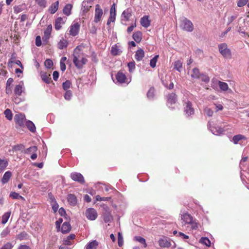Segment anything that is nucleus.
<instances>
[{
    "instance_id": "5fc2aeb1",
    "label": "nucleus",
    "mask_w": 249,
    "mask_h": 249,
    "mask_svg": "<svg viewBox=\"0 0 249 249\" xmlns=\"http://www.w3.org/2000/svg\"><path fill=\"white\" fill-rule=\"evenodd\" d=\"M19 96H14V97L13 99V101L15 104H18L20 102L24 101V99L19 97Z\"/></svg>"
},
{
    "instance_id": "1a4fd4ad",
    "label": "nucleus",
    "mask_w": 249,
    "mask_h": 249,
    "mask_svg": "<svg viewBox=\"0 0 249 249\" xmlns=\"http://www.w3.org/2000/svg\"><path fill=\"white\" fill-rule=\"evenodd\" d=\"M25 88L23 81H20L15 86L14 89L15 96H21L22 93L24 92Z\"/></svg>"
},
{
    "instance_id": "2eb2a0df",
    "label": "nucleus",
    "mask_w": 249,
    "mask_h": 249,
    "mask_svg": "<svg viewBox=\"0 0 249 249\" xmlns=\"http://www.w3.org/2000/svg\"><path fill=\"white\" fill-rule=\"evenodd\" d=\"M132 14V10L131 8H127L124 10L121 16L122 21H128Z\"/></svg>"
},
{
    "instance_id": "864d4df0",
    "label": "nucleus",
    "mask_w": 249,
    "mask_h": 249,
    "mask_svg": "<svg viewBox=\"0 0 249 249\" xmlns=\"http://www.w3.org/2000/svg\"><path fill=\"white\" fill-rule=\"evenodd\" d=\"M37 149V148L36 146H32V147H30L27 148L25 150V153H35Z\"/></svg>"
},
{
    "instance_id": "49530a36",
    "label": "nucleus",
    "mask_w": 249,
    "mask_h": 249,
    "mask_svg": "<svg viewBox=\"0 0 249 249\" xmlns=\"http://www.w3.org/2000/svg\"><path fill=\"white\" fill-rule=\"evenodd\" d=\"M154 89L153 88H150L147 93V96L148 98L149 99H153L154 96Z\"/></svg>"
},
{
    "instance_id": "4c0bfd02",
    "label": "nucleus",
    "mask_w": 249,
    "mask_h": 249,
    "mask_svg": "<svg viewBox=\"0 0 249 249\" xmlns=\"http://www.w3.org/2000/svg\"><path fill=\"white\" fill-rule=\"evenodd\" d=\"M200 74L199 70L197 68H194L192 70V72L191 74V76L193 78H199Z\"/></svg>"
},
{
    "instance_id": "bb28decb",
    "label": "nucleus",
    "mask_w": 249,
    "mask_h": 249,
    "mask_svg": "<svg viewBox=\"0 0 249 249\" xmlns=\"http://www.w3.org/2000/svg\"><path fill=\"white\" fill-rule=\"evenodd\" d=\"M12 175L10 171L6 172L1 178V182L3 184H5L9 181Z\"/></svg>"
},
{
    "instance_id": "13d9d810",
    "label": "nucleus",
    "mask_w": 249,
    "mask_h": 249,
    "mask_svg": "<svg viewBox=\"0 0 249 249\" xmlns=\"http://www.w3.org/2000/svg\"><path fill=\"white\" fill-rule=\"evenodd\" d=\"M37 4L40 7H45L46 6V0H36Z\"/></svg>"
},
{
    "instance_id": "774afa93",
    "label": "nucleus",
    "mask_w": 249,
    "mask_h": 249,
    "mask_svg": "<svg viewBox=\"0 0 249 249\" xmlns=\"http://www.w3.org/2000/svg\"><path fill=\"white\" fill-rule=\"evenodd\" d=\"M189 224H191L192 228L193 229H196L198 227L197 223L196 222L195 220H194V219L192 220V223H190Z\"/></svg>"
},
{
    "instance_id": "6ab92c4d",
    "label": "nucleus",
    "mask_w": 249,
    "mask_h": 249,
    "mask_svg": "<svg viewBox=\"0 0 249 249\" xmlns=\"http://www.w3.org/2000/svg\"><path fill=\"white\" fill-rule=\"evenodd\" d=\"M177 96L174 93L169 94L167 97V104L169 107L170 105H172L176 103Z\"/></svg>"
},
{
    "instance_id": "ddd939ff",
    "label": "nucleus",
    "mask_w": 249,
    "mask_h": 249,
    "mask_svg": "<svg viewBox=\"0 0 249 249\" xmlns=\"http://www.w3.org/2000/svg\"><path fill=\"white\" fill-rule=\"evenodd\" d=\"M209 129L215 135H220L223 133L224 130L223 128L218 127V126H213L211 125V123L210 122L209 123L208 125Z\"/></svg>"
},
{
    "instance_id": "412c9836",
    "label": "nucleus",
    "mask_w": 249,
    "mask_h": 249,
    "mask_svg": "<svg viewBox=\"0 0 249 249\" xmlns=\"http://www.w3.org/2000/svg\"><path fill=\"white\" fill-rule=\"evenodd\" d=\"M75 235L74 234H71L66 238L63 240V244L65 245H71L73 244L72 240L75 239Z\"/></svg>"
},
{
    "instance_id": "9b49d317",
    "label": "nucleus",
    "mask_w": 249,
    "mask_h": 249,
    "mask_svg": "<svg viewBox=\"0 0 249 249\" xmlns=\"http://www.w3.org/2000/svg\"><path fill=\"white\" fill-rule=\"evenodd\" d=\"M184 108L185 114L188 116H191L194 114V109L192 107V104L190 101H187L184 102Z\"/></svg>"
},
{
    "instance_id": "37998d69",
    "label": "nucleus",
    "mask_w": 249,
    "mask_h": 249,
    "mask_svg": "<svg viewBox=\"0 0 249 249\" xmlns=\"http://www.w3.org/2000/svg\"><path fill=\"white\" fill-rule=\"evenodd\" d=\"M4 114L5 116V117L8 120H11L13 118V114L12 113V111L9 109H6L4 112Z\"/></svg>"
},
{
    "instance_id": "0e129e2a",
    "label": "nucleus",
    "mask_w": 249,
    "mask_h": 249,
    "mask_svg": "<svg viewBox=\"0 0 249 249\" xmlns=\"http://www.w3.org/2000/svg\"><path fill=\"white\" fill-rule=\"evenodd\" d=\"M236 15L231 16L228 18V24H231L235 19L237 18Z\"/></svg>"
},
{
    "instance_id": "052dcab7",
    "label": "nucleus",
    "mask_w": 249,
    "mask_h": 249,
    "mask_svg": "<svg viewBox=\"0 0 249 249\" xmlns=\"http://www.w3.org/2000/svg\"><path fill=\"white\" fill-rule=\"evenodd\" d=\"M72 96V93L71 90H67L64 95V98L67 100H70Z\"/></svg>"
},
{
    "instance_id": "ea45409f",
    "label": "nucleus",
    "mask_w": 249,
    "mask_h": 249,
    "mask_svg": "<svg viewBox=\"0 0 249 249\" xmlns=\"http://www.w3.org/2000/svg\"><path fill=\"white\" fill-rule=\"evenodd\" d=\"M8 165V162L6 160L0 159V173L3 171Z\"/></svg>"
},
{
    "instance_id": "dca6fc26",
    "label": "nucleus",
    "mask_w": 249,
    "mask_h": 249,
    "mask_svg": "<svg viewBox=\"0 0 249 249\" xmlns=\"http://www.w3.org/2000/svg\"><path fill=\"white\" fill-rule=\"evenodd\" d=\"M247 140L246 137L242 135L241 134H238L232 137V142L235 144H241L243 141H246Z\"/></svg>"
},
{
    "instance_id": "5701e85b",
    "label": "nucleus",
    "mask_w": 249,
    "mask_h": 249,
    "mask_svg": "<svg viewBox=\"0 0 249 249\" xmlns=\"http://www.w3.org/2000/svg\"><path fill=\"white\" fill-rule=\"evenodd\" d=\"M144 56V52L142 49H138L136 52L135 55V59L138 61H140L142 60Z\"/></svg>"
},
{
    "instance_id": "4be33fe9",
    "label": "nucleus",
    "mask_w": 249,
    "mask_h": 249,
    "mask_svg": "<svg viewBox=\"0 0 249 249\" xmlns=\"http://www.w3.org/2000/svg\"><path fill=\"white\" fill-rule=\"evenodd\" d=\"M159 244L161 247H169L171 246V243L166 238L160 239L159 241Z\"/></svg>"
},
{
    "instance_id": "4468645a",
    "label": "nucleus",
    "mask_w": 249,
    "mask_h": 249,
    "mask_svg": "<svg viewBox=\"0 0 249 249\" xmlns=\"http://www.w3.org/2000/svg\"><path fill=\"white\" fill-rule=\"evenodd\" d=\"M71 178L74 181H77L81 183H83L84 182V178L83 176L79 173L73 172L71 173Z\"/></svg>"
},
{
    "instance_id": "bf43d9fd",
    "label": "nucleus",
    "mask_w": 249,
    "mask_h": 249,
    "mask_svg": "<svg viewBox=\"0 0 249 249\" xmlns=\"http://www.w3.org/2000/svg\"><path fill=\"white\" fill-rule=\"evenodd\" d=\"M124 241L123 237L120 232L118 233V246L122 247L123 245Z\"/></svg>"
},
{
    "instance_id": "c03bdc74",
    "label": "nucleus",
    "mask_w": 249,
    "mask_h": 249,
    "mask_svg": "<svg viewBox=\"0 0 249 249\" xmlns=\"http://www.w3.org/2000/svg\"><path fill=\"white\" fill-rule=\"evenodd\" d=\"M158 57L159 55H156L150 60V65L152 68L156 67Z\"/></svg>"
},
{
    "instance_id": "79ce46f5",
    "label": "nucleus",
    "mask_w": 249,
    "mask_h": 249,
    "mask_svg": "<svg viewBox=\"0 0 249 249\" xmlns=\"http://www.w3.org/2000/svg\"><path fill=\"white\" fill-rule=\"evenodd\" d=\"M200 243L206 245L207 247H210L211 245V241L207 237H202L200 239Z\"/></svg>"
},
{
    "instance_id": "7c9ffc66",
    "label": "nucleus",
    "mask_w": 249,
    "mask_h": 249,
    "mask_svg": "<svg viewBox=\"0 0 249 249\" xmlns=\"http://www.w3.org/2000/svg\"><path fill=\"white\" fill-rule=\"evenodd\" d=\"M173 65L175 69L179 72L181 71L182 68V62L180 60H178L175 61Z\"/></svg>"
},
{
    "instance_id": "a18cd8bd",
    "label": "nucleus",
    "mask_w": 249,
    "mask_h": 249,
    "mask_svg": "<svg viewBox=\"0 0 249 249\" xmlns=\"http://www.w3.org/2000/svg\"><path fill=\"white\" fill-rule=\"evenodd\" d=\"M71 82L69 80H67L63 83V88L66 91L69 90L68 89L71 88Z\"/></svg>"
},
{
    "instance_id": "58836bf2",
    "label": "nucleus",
    "mask_w": 249,
    "mask_h": 249,
    "mask_svg": "<svg viewBox=\"0 0 249 249\" xmlns=\"http://www.w3.org/2000/svg\"><path fill=\"white\" fill-rule=\"evenodd\" d=\"M218 84L221 90L224 91H227L228 90L229 86L226 83L221 81H218Z\"/></svg>"
},
{
    "instance_id": "20e7f679",
    "label": "nucleus",
    "mask_w": 249,
    "mask_h": 249,
    "mask_svg": "<svg viewBox=\"0 0 249 249\" xmlns=\"http://www.w3.org/2000/svg\"><path fill=\"white\" fill-rule=\"evenodd\" d=\"M116 79L117 82L120 84H128L131 81V78H127L125 74L122 71H119L117 73Z\"/></svg>"
},
{
    "instance_id": "4d7b16f0",
    "label": "nucleus",
    "mask_w": 249,
    "mask_h": 249,
    "mask_svg": "<svg viewBox=\"0 0 249 249\" xmlns=\"http://www.w3.org/2000/svg\"><path fill=\"white\" fill-rule=\"evenodd\" d=\"M13 247V245L10 242H7L0 249H12Z\"/></svg>"
},
{
    "instance_id": "69168bd1",
    "label": "nucleus",
    "mask_w": 249,
    "mask_h": 249,
    "mask_svg": "<svg viewBox=\"0 0 249 249\" xmlns=\"http://www.w3.org/2000/svg\"><path fill=\"white\" fill-rule=\"evenodd\" d=\"M41 40L40 36H37L36 38V45L39 47L41 45Z\"/></svg>"
},
{
    "instance_id": "f03ea898",
    "label": "nucleus",
    "mask_w": 249,
    "mask_h": 249,
    "mask_svg": "<svg viewBox=\"0 0 249 249\" xmlns=\"http://www.w3.org/2000/svg\"><path fill=\"white\" fill-rule=\"evenodd\" d=\"M180 27L184 31L191 32L194 30L193 23L187 18L182 17L180 19Z\"/></svg>"
},
{
    "instance_id": "f3484780",
    "label": "nucleus",
    "mask_w": 249,
    "mask_h": 249,
    "mask_svg": "<svg viewBox=\"0 0 249 249\" xmlns=\"http://www.w3.org/2000/svg\"><path fill=\"white\" fill-rule=\"evenodd\" d=\"M181 219L184 224H188L192 223L193 220V217L188 213H184L181 215Z\"/></svg>"
},
{
    "instance_id": "c9c22d12",
    "label": "nucleus",
    "mask_w": 249,
    "mask_h": 249,
    "mask_svg": "<svg viewBox=\"0 0 249 249\" xmlns=\"http://www.w3.org/2000/svg\"><path fill=\"white\" fill-rule=\"evenodd\" d=\"M10 215H11L10 212H6L5 213H4L3 214V215L2 216V217H1V223L2 224H5L7 222V221L10 216Z\"/></svg>"
},
{
    "instance_id": "39448f33",
    "label": "nucleus",
    "mask_w": 249,
    "mask_h": 249,
    "mask_svg": "<svg viewBox=\"0 0 249 249\" xmlns=\"http://www.w3.org/2000/svg\"><path fill=\"white\" fill-rule=\"evenodd\" d=\"M103 15V11L99 4H96L95 9V15L94 22L98 23L100 22Z\"/></svg>"
},
{
    "instance_id": "6e6d98bb",
    "label": "nucleus",
    "mask_w": 249,
    "mask_h": 249,
    "mask_svg": "<svg viewBox=\"0 0 249 249\" xmlns=\"http://www.w3.org/2000/svg\"><path fill=\"white\" fill-rule=\"evenodd\" d=\"M53 65V63L52 61L50 59H47L45 60L44 62L45 66L48 69L51 68L52 67Z\"/></svg>"
},
{
    "instance_id": "423d86ee",
    "label": "nucleus",
    "mask_w": 249,
    "mask_h": 249,
    "mask_svg": "<svg viewBox=\"0 0 249 249\" xmlns=\"http://www.w3.org/2000/svg\"><path fill=\"white\" fill-rule=\"evenodd\" d=\"M80 27V25L79 23L73 22L69 28L70 35L73 36H76L79 33Z\"/></svg>"
},
{
    "instance_id": "b1692460",
    "label": "nucleus",
    "mask_w": 249,
    "mask_h": 249,
    "mask_svg": "<svg viewBox=\"0 0 249 249\" xmlns=\"http://www.w3.org/2000/svg\"><path fill=\"white\" fill-rule=\"evenodd\" d=\"M59 6V1H57L51 4L49 8V11L50 13L54 14L58 10Z\"/></svg>"
},
{
    "instance_id": "680f3d73",
    "label": "nucleus",
    "mask_w": 249,
    "mask_h": 249,
    "mask_svg": "<svg viewBox=\"0 0 249 249\" xmlns=\"http://www.w3.org/2000/svg\"><path fill=\"white\" fill-rule=\"evenodd\" d=\"M110 199V197H101L99 195L96 196V199L97 201H108Z\"/></svg>"
},
{
    "instance_id": "f257e3e1",
    "label": "nucleus",
    "mask_w": 249,
    "mask_h": 249,
    "mask_svg": "<svg viewBox=\"0 0 249 249\" xmlns=\"http://www.w3.org/2000/svg\"><path fill=\"white\" fill-rule=\"evenodd\" d=\"M81 48L80 46H77L73 52V62L75 66L79 69L82 68L87 62L84 54L81 52Z\"/></svg>"
},
{
    "instance_id": "9d476101",
    "label": "nucleus",
    "mask_w": 249,
    "mask_h": 249,
    "mask_svg": "<svg viewBox=\"0 0 249 249\" xmlns=\"http://www.w3.org/2000/svg\"><path fill=\"white\" fill-rule=\"evenodd\" d=\"M116 16V6L115 3H113L110 10V15L109 18L107 21V25H109L111 22H115Z\"/></svg>"
},
{
    "instance_id": "aec40b11",
    "label": "nucleus",
    "mask_w": 249,
    "mask_h": 249,
    "mask_svg": "<svg viewBox=\"0 0 249 249\" xmlns=\"http://www.w3.org/2000/svg\"><path fill=\"white\" fill-rule=\"evenodd\" d=\"M141 24L144 28L148 27L150 25V20L148 16H144L141 18Z\"/></svg>"
},
{
    "instance_id": "6e6552de",
    "label": "nucleus",
    "mask_w": 249,
    "mask_h": 249,
    "mask_svg": "<svg viewBox=\"0 0 249 249\" xmlns=\"http://www.w3.org/2000/svg\"><path fill=\"white\" fill-rule=\"evenodd\" d=\"M14 119L17 125L19 126H22L24 125L26 121L24 114L22 113L17 114L15 116Z\"/></svg>"
},
{
    "instance_id": "f8f14e48",
    "label": "nucleus",
    "mask_w": 249,
    "mask_h": 249,
    "mask_svg": "<svg viewBox=\"0 0 249 249\" xmlns=\"http://www.w3.org/2000/svg\"><path fill=\"white\" fill-rule=\"evenodd\" d=\"M66 17H58L57 18L54 22V28L56 30L58 31L61 29L63 25H64L67 20Z\"/></svg>"
},
{
    "instance_id": "de8ad7c7",
    "label": "nucleus",
    "mask_w": 249,
    "mask_h": 249,
    "mask_svg": "<svg viewBox=\"0 0 249 249\" xmlns=\"http://www.w3.org/2000/svg\"><path fill=\"white\" fill-rule=\"evenodd\" d=\"M204 111L205 114L209 117H212L213 115V110L211 108H210L208 107H205L204 108Z\"/></svg>"
},
{
    "instance_id": "473e14b6",
    "label": "nucleus",
    "mask_w": 249,
    "mask_h": 249,
    "mask_svg": "<svg viewBox=\"0 0 249 249\" xmlns=\"http://www.w3.org/2000/svg\"><path fill=\"white\" fill-rule=\"evenodd\" d=\"M142 34L141 32H136L133 35V38L136 42L139 43L142 40Z\"/></svg>"
},
{
    "instance_id": "a878e982",
    "label": "nucleus",
    "mask_w": 249,
    "mask_h": 249,
    "mask_svg": "<svg viewBox=\"0 0 249 249\" xmlns=\"http://www.w3.org/2000/svg\"><path fill=\"white\" fill-rule=\"evenodd\" d=\"M67 199L69 203L72 206H74L77 203V199L76 196L73 194H69L68 195Z\"/></svg>"
},
{
    "instance_id": "c756f323",
    "label": "nucleus",
    "mask_w": 249,
    "mask_h": 249,
    "mask_svg": "<svg viewBox=\"0 0 249 249\" xmlns=\"http://www.w3.org/2000/svg\"><path fill=\"white\" fill-rule=\"evenodd\" d=\"M121 53L122 51L119 49L118 46L115 45L111 47V53L112 55H119L121 54Z\"/></svg>"
},
{
    "instance_id": "72a5a7b5",
    "label": "nucleus",
    "mask_w": 249,
    "mask_h": 249,
    "mask_svg": "<svg viewBox=\"0 0 249 249\" xmlns=\"http://www.w3.org/2000/svg\"><path fill=\"white\" fill-rule=\"evenodd\" d=\"M68 45V42L67 41L62 38L60 40V41L58 42L57 44L58 48L59 49H63L64 48H66Z\"/></svg>"
},
{
    "instance_id": "c85d7f7f",
    "label": "nucleus",
    "mask_w": 249,
    "mask_h": 249,
    "mask_svg": "<svg viewBox=\"0 0 249 249\" xmlns=\"http://www.w3.org/2000/svg\"><path fill=\"white\" fill-rule=\"evenodd\" d=\"M26 125L28 129L32 132H35L36 131V127L35 124L31 121H27L26 122Z\"/></svg>"
},
{
    "instance_id": "a19ab883",
    "label": "nucleus",
    "mask_w": 249,
    "mask_h": 249,
    "mask_svg": "<svg viewBox=\"0 0 249 249\" xmlns=\"http://www.w3.org/2000/svg\"><path fill=\"white\" fill-rule=\"evenodd\" d=\"M50 75L48 74L47 73H43L41 74V78L43 81L46 83H50L51 81Z\"/></svg>"
},
{
    "instance_id": "338daca9",
    "label": "nucleus",
    "mask_w": 249,
    "mask_h": 249,
    "mask_svg": "<svg viewBox=\"0 0 249 249\" xmlns=\"http://www.w3.org/2000/svg\"><path fill=\"white\" fill-rule=\"evenodd\" d=\"M24 148V146L22 144L15 145L13 147V149L15 151L22 150Z\"/></svg>"
},
{
    "instance_id": "a211bd4d",
    "label": "nucleus",
    "mask_w": 249,
    "mask_h": 249,
    "mask_svg": "<svg viewBox=\"0 0 249 249\" xmlns=\"http://www.w3.org/2000/svg\"><path fill=\"white\" fill-rule=\"evenodd\" d=\"M93 0H84L82 2V9L83 12H87L91 7V3Z\"/></svg>"
},
{
    "instance_id": "7ed1b4c3",
    "label": "nucleus",
    "mask_w": 249,
    "mask_h": 249,
    "mask_svg": "<svg viewBox=\"0 0 249 249\" xmlns=\"http://www.w3.org/2000/svg\"><path fill=\"white\" fill-rule=\"evenodd\" d=\"M218 49L220 53L224 57L227 59L231 58V53L226 44L222 43L219 44L218 45Z\"/></svg>"
},
{
    "instance_id": "603ef678",
    "label": "nucleus",
    "mask_w": 249,
    "mask_h": 249,
    "mask_svg": "<svg viewBox=\"0 0 249 249\" xmlns=\"http://www.w3.org/2000/svg\"><path fill=\"white\" fill-rule=\"evenodd\" d=\"M127 66L130 72H133L135 69V63L134 61L128 63Z\"/></svg>"
},
{
    "instance_id": "e433bc0d",
    "label": "nucleus",
    "mask_w": 249,
    "mask_h": 249,
    "mask_svg": "<svg viewBox=\"0 0 249 249\" xmlns=\"http://www.w3.org/2000/svg\"><path fill=\"white\" fill-rule=\"evenodd\" d=\"M98 245V243L96 240H94L89 243L86 246V249H95Z\"/></svg>"
},
{
    "instance_id": "f704fd0d",
    "label": "nucleus",
    "mask_w": 249,
    "mask_h": 249,
    "mask_svg": "<svg viewBox=\"0 0 249 249\" xmlns=\"http://www.w3.org/2000/svg\"><path fill=\"white\" fill-rule=\"evenodd\" d=\"M134 240L142 244L143 248H146L147 247V244L146 243L145 240L143 237L139 236H136L134 237Z\"/></svg>"
},
{
    "instance_id": "3c124183",
    "label": "nucleus",
    "mask_w": 249,
    "mask_h": 249,
    "mask_svg": "<svg viewBox=\"0 0 249 249\" xmlns=\"http://www.w3.org/2000/svg\"><path fill=\"white\" fill-rule=\"evenodd\" d=\"M10 196L14 199H24V197L19 195V194L16 192H12L10 194Z\"/></svg>"
},
{
    "instance_id": "e2e57ef3",
    "label": "nucleus",
    "mask_w": 249,
    "mask_h": 249,
    "mask_svg": "<svg viewBox=\"0 0 249 249\" xmlns=\"http://www.w3.org/2000/svg\"><path fill=\"white\" fill-rule=\"evenodd\" d=\"M249 0H239L237 3L238 7H242L246 4Z\"/></svg>"
},
{
    "instance_id": "0eeeda50",
    "label": "nucleus",
    "mask_w": 249,
    "mask_h": 249,
    "mask_svg": "<svg viewBox=\"0 0 249 249\" xmlns=\"http://www.w3.org/2000/svg\"><path fill=\"white\" fill-rule=\"evenodd\" d=\"M87 218L90 220H94L97 217V213L93 208H88L85 212Z\"/></svg>"
},
{
    "instance_id": "09e8293b",
    "label": "nucleus",
    "mask_w": 249,
    "mask_h": 249,
    "mask_svg": "<svg viewBox=\"0 0 249 249\" xmlns=\"http://www.w3.org/2000/svg\"><path fill=\"white\" fill-rule=\"evenodd\" d=\"M10 231V230L8 228H5L1 232L0 236L1 238H4L8 235Z\"/></svg>"
},
{
    "instance_id": "cd10ccee",
    "label": "nucleus",
    "mask_w": 249,
    "mask_h": 249,
    "mask_svg": "<svg viewBox=\"0 0 249 249\" xmlns=\"http://www.w3.org/2000/svg\"><path fill=\"white\" fill-rule=\"evenodd\" d=\"M72 5L71 4H67L64 7L63 12L67 16H69L71 14V10Z\"/></svg>"
},
{
    "instance_id": "2f4dec72",
    "label": "nucleus",
    "mask_w": 249,
    "mask_h": 249,
    "mask_svg": "<svg viewBox=\"0 0 249 249\" xmlns=\"http://www.w3.org/2000/svg\"><path fill=\"white\" fill-rule=\"evenodd\" d=\"M52 30V25H49L44 32V37L46 39H49Z\"/></svg>"
},
{
    "instance_id": "393cba45",
    "label": "nucleus",
    "mask_w": 249,
    "mask_h": 249,
    "mask_svg": "<svg viewBox=\"0 0 249 249\" xmlns=\"http://www.w3.org/2000/svg\"><path fill=\"white\" fill-rule=\"evenodd\" d=\"M71 230V226L69 222H64L61 227V231L62 233L69 232Z\"/></svg>"
},
{
    "instance_id": "8fccbe9b",
    "label": "nucleus",
    "mask_w": 249,
    "mask_h": 249,
    "mask_svg": "<svg viewBox=\"0 0 249 249\" xmlns=\"http://www.w3.org/2000/svg\"><path fill=\"white\" fill-rule=\"evenodd\" d=\"M52 209L54 212H56L58 209V204L56 203L55 199L53 198L52 200L51 203Z\"/></svg>"
}]
</instances>
